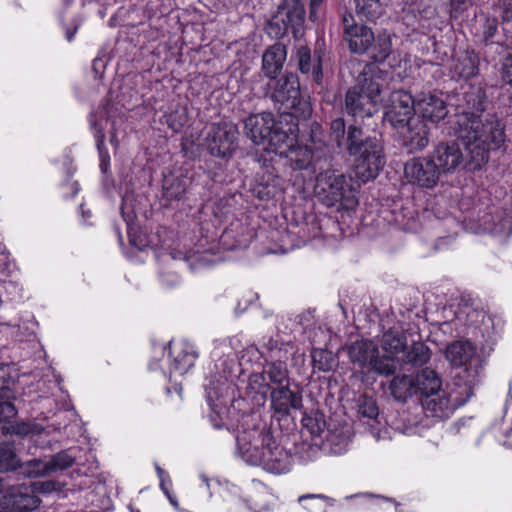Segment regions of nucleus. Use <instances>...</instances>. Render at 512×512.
<instances>
[{
  "label": "nucleus",
  "mask_w": 512,
  "mask_h": 512,
  "mask_svg": "<svg viewBox=\"0 0 512 512\" xmlns=\"http://www.w3.org/2000/svg\"><path fill=\"white\" fill-rule=\"evenodd\" d=\"M331 143L350 157H353V170L362 183L374 180L385 165V154L380 133L367 134L357 124L346 125L343 117L330 123Z\"/></svg>",
  "instance_id": "nucleus-1"
},
{
  "label": "nucleus",
  "mask_w": 512,
  "mask_h": 512,
  "mask_svg": "<svg viewBox=\"0 0 512 512\" xmlns=\"http://www.w3.org/2000/svg\"><path fill=\"white\" fill-rule=\"evenodd\" d=\"M414 378L416 396L427 416L448 418L473 395L469 384L461 385L454 380L443 386L441 376L431 368L418 371Z\"/></svg>",
  "instance_id": "nucleus-2"
},
{
  "label": "nucleus",
  "mask_w": 512,
  "mask_h": 512,
  "mask_svg": "<svg viewBox=\"0 0 512 512\" xmlns=\"http://www.w3.org/2000/svg\"><path fill=\"white\" fill-rule=\"evenodd\" d=\"M238 455L248 464L261 466L264 470L283 474L290 471L293 457L289 451L279 445L271 428L261 420L236 437Z\"/></svg>",
  "instance_id": "nucleus-3"
},
{
  "label": "nucleus",
  "mask_w": 512,
  "mask_h": 512,
  "mask_svg": "<svg viewBox=\"0 0 512 512\" xmlns=\"http://www.w3.org/2000/svg\"><path fill=\"white\" fill-rule=\"evenodd\" d=\"M350 64L353 68L357 67L359 75L357 85L346 91L342 111L355 121L372 118L384 99L387 73L374 64L362 65L359 61H351Z\"/></svg>",
  "instance_id": "nucleus-4"
},
{
  "label": "nucleus",
  "mask_w": 512,
  "mask_h": 512,
  "mask_svg": "<svg viewBox=\"0 0 512 512\" xmlns=\"http://www.w3.org/2000/svg\"><path fill=\"white\" fill-rule=\"evenodd\" d=\"M253 90L259 97L270 99L282 114L299 120H307L312 114L309 97L301 91L299 77L293 72H286L273 82L259 75Z\"/></svg>",
  "instance_id": "nucleus-5"
},
{
  "label": "nucleus",
  "mask_w": 512,
  "mask_h": 512,
  "mask_svg": "<svg viewBox=\"0 0 512 512\" xmlns=\"http://www.w3.org/2000/svg\"><path fill=\"white\" fill-rule=\"evenodd\" d=\"M314 192L328 207L338 206L349 210L358 204L352 178L334 168L333 157L328 161L327 169L315 174Z\"/></svg>",
  "instance_id": "nucleus-6"
},
{
  "label": "nucleus",
  "mask_w": 512,
  "mask_h": 512,
  "mask_svg": "<svg viewBox=\"0 0 512 512\" xmlns=\"http://www.w3.org/2000/svg\"><path fill=\"white\" fill-rule=\"evenodd\" d=\"M245 135L258 146H263L264 151L270 156L271 153L277 155L283 144L291 140V134H294L292 125L283 126L281 121H277L271 112H262L251 114L244 120Z\"/></svg>",
  "instance_id": "nucleus-7"
},
{
  "label": "nucleus",
  "mask_w": 512,
  "mask_h": 512,
  "mask_svg": "<svg viewBox=\"0 0 512 512\" xmlns=\"http://www.w3.org/2000/svg\"><path fill=\"white\" fill-rule=\"evenodd\" d=\"M442 174L448 175L461 170L475 172L484 166L485 152L483 149L473 147L465 149L462 140L457 137L454 140L439 142L430 152Z\"/></svg>",
  "instance_id": "nucleus-8"
},
{
  "label": "nucleus",
  "mask_w": 512,
  "mask_h": 512,
  "mask_svg": "<svg viewBox=\"0 0 512 512\" xmlns=\"http://www.w3.org/2000/svg\"><path fill=\"white\" fill-rule=\"evenodd\" d=\"M473 127L468 124L454 131L462 140L465 149L473 147L483 149L485 152L484 165L489 160V152L499 149L506 141L505 124L496 114H487L484 119L475 120Z\"/></svg>",
  "instance_id": "nucleus-9"
},
{
  "label": "nucleus",
  "mask_w": 512,
  "mask_h": 512,
  "mask_svg": "<svg viewBox=\"0 0 512 512\" xmlns=\"http://www.w3.org/2000/svg\"><path fill=\"white\" fill-rule=\"evenodd\" d=\"M207 399L211 408L209 419L212 426L215 429L225 428L232 432L235 438L243 432L251 431V428L260 421L256 413L242 410L245 403L243 399L233 400L228 407L214 403L211 392H208Z\"/></svg>",
  "instance_id": "nucleus-10"
},
{
  "label": "nucleus",
  "mask_w": 512,
  "mask_h": 512,
  "mask_svg": "<svg viewBox=\"0 0 512 512\" xmlns=\"http://www.w3.org/2000/svg\"><path fill=\"white\" fill-rule=\"evenodd\" d=\"M455 116L451 122L453 131L469 124L473 127L475 120L482 117L489 105L485 84H470L462 87L454 97Z\"/></svg>",
  "instance_id": "nucleus-11"
},
{
  "label": "nucleus",
  "mask_w": 512,
  "mask_h": 512,
  "mask_svg": "<svg viewBox=\"0 0 512 512\" xmlns=\"http://www.w3.org/2000/svg\"><path fill=\"white\" fill-rule=\"evenodd\" d=\"M346 352L349 361L367 374L390 376L397 369L395 359L388 354L380 355L378 346L372 340H356L347 345Z\"/></svg>",
  "instance_id": "nucleus-12"
},
{
  "label": "nucleus",
  "mask_w": 512,
  "mask_h": 512,
  "mask_svg": "<svg viewBox=\"0 0 512 512\" xmlns=\"http://www.w3.org/2000/svg\"><path fill=\"white\" fill-rule=\"evenodd\" d=\"M239 129L232 121L212 123L203 140L207 153L223 161H229L238 149Z\"/></svg>",
  "instance_id": "nucleus-13"
},
{
  "label": "nucleus",
  "mask_w": 512,
  "mask_h": 512,
  "mask_svg": "<svg viewBox=\"0 0 512 512\" xmlns=\"http://www.w3.org/2000/svg\"><path fill=\"white\" fill-rule=\"evenodd\" d=\"M286 149H279L277 154L285 156L294 170H306L315 175L318 171L328 168V161L332 158L326 148L311 149L308 146H294V137L283 144Z\"/></svg>",
  "instance_id": "nucleus-14"
},
{
  "label": "nucleus",
  "mask_w": 512,
  "mask_h": 512,
  "mask_svg": "<svg viewBox=\"0 0 512 512\" xmlns=\"http://www.w3.org/2000/svg\"><path fill=\"white\" fill-rule=\"evenodd\" d=\"M445 357L452 366L465 367L468 379L464 384H469L472 387L475 378L480 374L484 366V361L477 354L474 344L468 340L454 341L446 347Z\"/></svg>",
  "instance_id": "nucleus-15"
},
{
  "label": "nucleus",
  "mask_w": 512,
  "mask_h": 512,
  "mask_svg": "<svg viewBox=\"0 0 512 512\" xmlns=\"http://www.w3.org/2000/svg\"><path fill=\"white\" fill-rule=\"evenodd\" d=\"M390 105L385 111L383 120L388 122L395 129H403L415 116L416 100L413 96L402 89L393 90L389 94Z\"/></svg>",
  "instance_id": "nucleus-16"
},
{
  "label": "nucleus",
  "mask_w": 512,
  "mask_h": 512,
  "mask_svg": "<svg viewBox=\"0 0 512 512\" xmlns=\"http://www.w3.org/2000/svg\"><path fill=\"white\" fill-rule=\"evenodd\" d=\"M407 181L421 188H434L442 173L431 155L413 157L404 165Z\"/></svg>",
  "instance_id": "nucleus-17"
},
{
  "label": "nucleus",
  "mask_w": 512,
  "mask_h": 512,
  "mask_svg": "<svg viewBox=\"0 0 512 512\" xmlns=\"http://www.w3.org/2000/svg\"><path fill=\"white\" fill-rule=\"evenodd\" d=\"M295 59L301 74L310 78L321 89L325 86L324 67L326 64V51L318 46L313 51L306 45L296 49Z\"/></svg>",
  "instance_id": "nucleus-18"
},
{
  "label": "nucleus",
  "mask_w": 512,
  "mask_h": 512,
  "mask_svg": "<svg viewBox=\"0 0 512 512\" xmlns=\"http://www.w3.org/2000/svg\"><path fill=\"white\" fill-rule=\"evenodd\" d=\"M343 36L351 52L356 54L367 53L374 40L372 29L364 24L357 23L353 14L345 12L342 16Z\"/></svg>",
  "instance_id": "nucleus-19"
},
{
  "label": "nucleus",
  "mask_w": 512,
  "mask_h": 512,
  "mask_svg": "<svg viewBox=\"0 0 512 512\" xmlns=\"http://www.w3.org/2000/svg\"><path fill=\"white\" fill-rule=\"evenodd\" d=\"M40 503L30 486H14L1 497L0 512H32Z\"/></svg>",
  "instance_id": "nucleus-20"
},
{
  "label": "nucleus",
  "mask_w": 512,
  "mask_h": 512,
  "mask_svg": "<svg viewBox=\"0 0 512 512\" xmlns=\"http://www.w3.org/2000/svg\"><path fill=\"white\" fill-rule=\"evenodd\" d=\"M291 382L278 387H273L270 391L272 408L283 415H288L290 410H299L303 407V397L299 389L290 388Z\"/></svg>",
  "instance_id": "nucleus-21"
},
{
  "label": "nucleus",
  "mask_w": 512,
  "mask_h": 512,
  "mask_svg": "<svg viewBox=\"0 0 512 512\" xmlns=\"http://www.w3.org/2000/svg\"><path fill=\"white\" fill-rule=\"evenodd\" d=\"M402 132V144L408 152L422 151L429 144V127L427 123L417 117L405 124Z\"/></svg>",
  "instance_id": "nucleus-22"
},
{
  "label": "nucleus",
  "mask_w": 512,
  "mask_h": 512,
  "mask_svg": "<svg viewBox=\"0 0 512 512\" xmlns=\"http://www.w3.org/2000/svg\"><path fill=\"white\" fill-rule=\"evenodd\" d=\"M287 58V48L283 43L277 42L268 46L261 61V72L266 80L273 82V79L280 76Z\"/></svg>",
  "instance_id": "nucleus-23"
},
{
  "label": "nucleus",
  "mask_w": 512,
  "mask_h": 512,
  "mask_svg": "<svg viewBox=\"0 0 512 512\" xmlns=\"http://www.w3.org/2000/svg\"><path fill=\"white\" fill-rule=\"evenodd\" d=\"M10 384L9 366L0 364V438H2L3 430L7 429L4 426L6 420L12 419L17 415V409L10 401L15 398Z\"/></svg>",
  "instance_id": "nucleus-24"
},
{
  "label": "nucleus",
  "mask_w": 512,
  "mask_h": 512,
  "mask_svg": "<svg viewBox=\"0 0 512 512\" xmlns=\"http://www.w3.org/2000/svg\"><path fill=\"white\" fill-rule=\"evenodd\" d=\"M415 100L419 117L425 122L439 123L448 114L446 103L435 94L423 93Z\"/></svg>",
  "instance_id": "nucleus-25"
},
{
  "label": "nucleus",
  "mask_w": 512,
  "mask_h": 512,
  "mask_svg": "<svg viewBox=\"0 0 512 512\" xmlns=\"http://www.w3.org/2000/svg\"><path fill=\"white\" fill-rule=\"evenodd\" d=\"M287 360L288 358H279V356L275 359L273 355H271V359L264 360L263 369L258 376L270 390L291 382Z\"/></svg>",
  "instance_id": "nucleus-26"
},
{
  "label": "nucleus",
  "mask_w": 512,
  "mask_h": 512,
  "mask_svg": "<svg viewBox=\"0 0 512 512\" xmlns=\"http://www.w3.org/2000/svg\"><path fill=\"white\" fill-rule=\"evenodd\" d=\"M480 59L473 50H464L453 58L450 72L453 78L468 80L478 75Z\"/></svg>",
  "instance_id": "nucleus-27"
},
{
  "label": "nucleus",
  "mask_w": 512,
  "mask_h": 512,
  "mask_svg": "<svg viewBox=\"0 0 512 512\" xmlns=\"http://www.w3.org/2000/svg\"><path fill=\"white\" fill-rule=\"evenodd\" d=\"M169 357L171 358V367L175 372L183 375L187 373L195 364L198 353L188 343L180 342L169 344Z\"/></svg>",
  "instance_id": "nucleus-28"
},
{
  "label": "nucleus",
  "mask_w": 512,
  "mask_h": 512,
  "mask_svg": "<svg viewBox=\"0 0 512 512\" xmlns=\"http://www.w3.org/2000/svg\"><path fill=\"white\" fill-rule=\"evenodd\" d=\"M191 183V178L184 174L176 175L175 173H169L164 175L162 181L163 199L169 202L182 200Z\"/></svg>",
  "instance_id": "nucleus-29"
},
{
  "label": "nucleus",
  "mask_w": 512,
  "mask_h": 512,
  "mask_svg": "<svg viewBox=\"0 0 512 512\" xmlns=\"http://www.w3.org/2000/svg\"><path fill=\"white\" fill-rule=\"evenodd\" d=\"M278 11L283 13L285 21L296 35L301 30L305 19V9L301 0H284L278 6Z\"/></svg>",
  "instance_id": "nucleus-30"
},
{
  "label": "nucleus",
  "mask_w": 512,
  "mask_h": 512,
  "mask_svg": "<svg viewBox=\"0 0 512 512\" xmlns=\"http://www.w3.org/2000/svg\"><path fill=\"white\" fill-rule=\"evenodd\" d=\"M392 397L398 402H406L416 396L415 378L412 375H397L389 385Z\"/></svg>",
  "instance_id": "nucleus-31"
},
{
  "label": "nucleus",
  "mask_w": 512,
  "mask_h": 512,
  "mask_svg": "<svg viewBox=\"0 0 512 512\" xmlns=\"http://www.w3.org/2000/svg\"><path fill=\"white\" fill-rule=\"evenodd\" d=\"M172 259L183 260L188 264V267L192 271H196L202 268L210 267L216 263L208 251H189L183 252L180 250L172 251L170 253Z\"/></svg>",
  "instance_id": "nucleus-32"
},
{
  "label": "nucleus",
  "mask_w": 512,
  "mask_h": 512,
  "mask_svg": "<svg viewBox=\"0 0 512 512\" xmlns=\"http://www.w3.org/2000/svg\"><path fill=\"white\" fill-rule=\"evenodd\" d=\"M482 42L488 46L494 43L499 44L507 50H512V34L503 28V39L494 41V37L498 32V20L496 17H486L481 26Z\"/></svg>",
  "instance_id": "nucleus-33"
},
{
  "label": "nucleus",
  "mask_w": 512,
  "mask_h": 512,
  "mask_svg": "<svg viewBox=\"0 0 512 512\" xmlns=\"http://www.w3.org/2000/svg\"><path fill=\"white\" fill-rule=\"evenodd\" d=\"M334 500L324 494H303L297 499L298 508L295 512H326Z\"/></svg>",
  "instance_id": "nucleus-34"
},
{
  "label": "nucleus",
  "mask_w": 512,
  "mask_h": 512,
  "mask_svg": "<svg viewBox=\"0 0 512 512\" xmlns=\"http://www.w3.org/2000/svg\"><path fill=\"white\" fill-rule=\"evenodd\" d=\"M455 316L465 326L476 327L484 321L486 313L482 308L475 307L468 301H463L459 304Z\"/></svg>",
  "instance_id": "nucleus-35"
},
{
  "label": "nucleus",
  "mask_w": 512,
  "mask_h": 512,
  "mask_svg": "<svg viewBox=\"0 0 512 512\" xmlns=\"http://www.w3.org/2000/svg\"><path fill=\"white\" fill-rule=\"evenodd\" d=\"M392 51V42L389 35L379 34L377 36L374 35V40L371 46L368 49V53L370 58L375 63H383L391 54ZM362 65L365 63L360 62Z\"/></svg>",
  "instance_id": "nucleus-36"
},
{
  "label": "nucleus",
  "mask_w": 512,
  "mask_h": 512,
  "mask_svg": "<svg viewBox=\"0 0 512 512\" xmlns=\"http://www.w3.org/2000/svg\"><path fill=\"white\" fill-rule=\"evenodd\" d=\"M431 357L430 348L423 342H413L402 357L404 364L412 366H422L426 364Z\"/></svg>",
  "instance_id": "nucleus-37"
},
{
  "label": "nucleus",
  "mask_w": 512,
  "mask_h": 512,
  "mask_svg": "<svg viewBox=\"0 0 512 512\" xmlns=\"http://www.w3.org/2000/svg\"><path fill=\"white\" fill-rule=\"evenodd\" d=\"M313 368L322 372L332 371L338 363L337 356L331 351L322 348H313L311 351Z\"/></svg>",
  "instance_id": "nucleus-38"
},
{
  "label": "nucleus",
  "mask_w": 512,
  "mask_h": 512,
  "mask_svg": "<svg viewBox=\"0 0 512 512\" xmlns=\"http://www.w3.org/2000/svg\"><path fill=\"white\" fill-rule=\"evenodd\" d=\"M383 12L380 0H356V14L361 20L375 22Z\"/></svg>",
  "instance_id": "nucleus-39"
},
{
  "label": "nucleus",
  "mask_w": 512,
  "mask_h": 512,
  "mask_svg": "<svg viewBox=\"0 0 512 512\" xmlns=\"http://www.w3.org/2000/svg\"><path fill=\"white\" fill-rule=\"evenodd\" d=\"M382 347L389 354L404 352L407 347V338L403 332L390 329L383 335Z\"/></svg>",
  "instance_id": "nucleus-40"
},
{
  "label": "nucleus",
  "mask_w": 512,
  "mask_h": 512,
  "mask_svg": "<svg viewBox=\"0 0 512 512\" xmlns=\"http://www.w3.org/2000/svg\"><path fill=\"white\" fill-rule=\"evenodd\" d=\"M4 426L7 429L3 430L2 437H6L7 435H17V436H28V435H36L40 434L42 431V427L33 422H16L12 423L10 419L6 420Z\"/></svg>",
  "instance_id": "nucleus-41"
},
{
  "label": "nucleus",
  "mask_w": 512,
  "mask_h": 512,
  "mask_svg": "<svg viewBox=\"0 0 512 512\" xmlns=\"http://www.w3.org/2000/svg\"><path fill=\"white\" fill-rule=\"evenodd\" d=\"M301 423L303 429H305L312 437L321 436L326 427L324 414L319 411H314L309 414L304 413Z\"/></svg>",
  "instance_id": "nucleus-42"
},
{
  "label": "nucleus",
  "mask_w": 512,
  "mask_h": 512,
  "mask_svg": "<svg viewBox=\"0 0 512 512\" xmlns=\"http://www.w3.org/2000/svg\"><path fill=\"white\" fill-rule=\"evenodd\" d=\"M17 470L28 478L42 477L50 474L47 462L36 458L23 463L19 462Z\"/></svg>",
  "instance_id": "nucleus-43"
},
{
  "label": "nucleus",
  "mask_w": 512,
  "mask_h": 512,
  "mask_svg": "<svg viewBox=\"0 0 512 512\" xmlns=\"http://www.w3.org/2000/svg\"><path fill=\"white\" fill-rule=\"evenodd\" d=\"M263 340V350L261 351V355L264 360L271 359V355H273L275 359H277L278 356L279 358H288V343L285 344L280 342L277 338L272 336L268 337L267 339L264 338Z\"/></svg>",
  "instance_id": "nucleus-44"
},
{
  "label": "nucleus",
  "mask_w": 512,
  "mask_h": 512,
  "mask_svg": "<svg viewBox=\"0 0 512 512\" xmlns=\"http://www.w3.org/2000/svg\"><path fill=\"white\" fill-rule=\"evenodd\" d=\"M265 30L270 37L280 39L291 30V26L285 21L283 13L277 10L268 21Z\"/></svg>",
  "instance_id": "nucleus-45"
},
{
  "label": "nucleus",
  "mask_w": 512,
  "mask_h": 512,
  "mask_svg": "<svg viewBox=\"0 0 512 512\" xmlns=\"http://www.w3.org/2000/svg\"><path fill=\"white\" fill-rule=\"evenodd\" d=\"M75 462V458L71 456L68 451H61L51 457L49 461H47L48 469L50 473L62 471L69 467H71Z\"/></svg>",
  "instance_id": "nucleus-46"
},
{
  "label": "nucleus",
  "mask_w": 512,
  "mask_h": 512,
  "mask_svg": "<svg viewBox=\"0 0 512 512\" xmlns=\"http://www.w3.org/2000/svg\"><path fill=\"white\" fill-rule=\"evenodd\" d=\"M166 123L173 132L179 133L188 123V113L186 109H176L166 115Z\"/></svg>",
  "instance_id": "nucleus-47"
},
{
  "label": "nucleus",
  "mask_w": 512,
  "mask_h": 512,
  "mask_svg": "<svg viewBox=\"0 0 512 512\" xmlns=\"http://www.w3.org/2000/svg\"><path fill=\"white\" fill-rule=\"evenodd\" d=\"M65 487V483H62L57 480H45V481H36L33 482L30 486L31 490L34 491V494H51L54 492H61Z\"/></svg>",
  "instance_id": "nucleus-48"
},
{
  "label": "nucleus",
  "mask_w": 512,
  "mask_h": 512,
  "mask_svg": "<svg viewBox=\"0 0 512 512\" xmlns=\"http://www.w3.org/2000/svg\"><path fill=\"white\" fill-rule=\"evenodd\" d=\"M492 431L495 436L504 437L502 441L504 446L512 448V418L508 422L502 419L500 424H493Z\"/></svg>",
  "instance_id": "nucleus-49"
},
{
  "label": "nucleus",
  "mask_w": 512,
  "mask_h": 512,
  "mask_svg": "<svg viewBox=\"0 0 512 512\" xmlns=\"http://www.w3.org/2000/svg\"><path fill=\"white\" fill-rule=\"evenodd\" d=\"M359 413L369 419H376L379 414V409L372 398L364 397L359 404Z\"/></svg>",
  "instance_id": "nucleus-50"
},
{
  "label": "nucleus",
  "mask_w": 512,
  "mask_h": 512,
  "mask_svg": "<svg viewBox=\"0 0 512 512\" xmlns=\"http://www.w3.org/2000/svg\"><path fill=\"white\" fill-rule=\"evenodd\" d=\"M326 0H309V20L317 22L324 17Z\"/></svg>",
  "instance_id": "nucleus-51"
},
{
  "label": "nucleus",
  "mask_w": 512,
  "mask_h": 512,
  "mask_svg": "<svg viewBox=\"0 0 512 512\" xmlns=\"http://www.w3.org/2000/svg\"><path fill=\"white\" fill-rule=\"evenodd\" d=\"M181 152L186 157H194L196 154V143L192 134L184 135L180 142Z\"/></svg>",
  "instance_id": "nucleus-52"
},
{
  "label": "nucleus",
  "mask_w": 512,
  "mask_h": 512,
  "mask_svg": "<svg viewBox=\"0 0 512 512\" xmlns=\"http://www.w3.org/2000/svg\"><path fill=\"white\" fill-rule=\"evenodd\" d=\"M253 193L260 200H269L274 197L275 189L268 184L259 183L253 188Z\"/></svg>",
  "instance_id": "nucleus-53"
},
{
  "label": "nucleus",
  "mask_w": 512,
  "mask_h": 512,
  "mask_svg": "<svg viewBox=\"0 0 512 512\" xmlns=\"http://www.w3.org/2000/svg\"><path fill=\"white\" fill-rule=\"evenodd\" d=\"M501 78L505 84L512 87V55L507 56L503 61Z\"/></svg>",
  "instance_id": "nucleus-54"
},
{
  "label": "nucleus",
  "mask_w": 512,
  "mask_h": 512,
  "mask_svg": "<svg viewBox=\"0 0 512 512\" xmlns=\"http://www.w3.org/2000/svg\"><path fill=\"white\" fill-rule=\"evenodd\" d=\"M502 23L512 21V0H500L498 4Z\"/></svg>",
  "instance_id": "nucleus-55"
},
{
  "label": "nucleus",
  "mask_w": 512,
  "mask_h": 512,
  "mask_svg": "<svg viewBox=\"0 0 512 512\" xmlns=\"http://www.w3.org/2000/svg\"><path fill=\"white\" fill-rule=\"evenodd\" d=\"M91 126L93 129L97 150L105 148V133L103 127L99 125L97 121H92Z\"/></svg>",
  "instance_id": "nucleus-56"
},
{
  "label": "nucleus",
  "mask_w": 512,
  "mask_h": 512,
  "mask_svg": "<svg viewBox=\"0 0 512 512\" xmlns=\"http://www.w3.org/2000/svg\"><path fill=\"white\" fill-rule=\"evenodd\" d=\"M81 23L78 19L74 18L69 24H63L62 27L65 32V38L68 42H72Z\"/></svg>",
  "instance_id": "nucleus-57"
},
{
  "label": "nucleus",
  "mask_w": 512,
  "mask_h": 512,
  "mask_svg": "<svg viewBox=\"0 0 512 512\" xmlns=\"http://www.w3.org/2000/svg\"><path fill=\"white\" fill-rule=\"evenodd\" d=\"M100 158V169L103 173H106L109 168L110 163V155L107 148H102L101 150H97Z\"/></svg>",
  "instance_id": "nucleus-58"
},
{
  "label": "nucleus",
  "mask_w": 512,
  "mask_h": 512,
  "mask_svg": "<svg viewBox=\"0 0 512 512\" xmlns=\"http://www.w3.org/2000/svg\"><path fill=\"white\" fill-rule=\"evenodd\" d=\"M257 161L263 168L267 169V173L269 174V176H274L273 171L270 170L271 163L273 161L272 157L267 158L265 154H260L257 158Z\"/></svg>",
  "instance_id": "nucleus-59"
},
{
  "label": "nucleus",
  "mask_w": 512,
  "mask_h": 512,
  "mask_svg": "<svg viewBox=\"0 0 512 512\" xmlns=\"http://www.w3.org/2000/svg\"><path fill=\"white\" fill-rule=\"evenodd\" d=\"M452 11L461 14L466 9L465 0H450Z\"/></svg>",
  "instance_id": "nucleus-60"
},
{
  "label": "nucleus",
  "mask_w": 512,
  "mask_h": 512,
  "mask_svg": "<svg viewBox=\"0 0 512 512\" xmlns=\"http://www.w3.org/2000/svg\"><path fill=\"white\" fill-rule=\"evenodd\" d=\"M121 215H122L124 221L126 222L127 226L129 227L130 223L135 218V215H134L133 211L126 210L124 202L122 203V206H121Z\"/></svg>",
  "instance_id": "nucleus-61"
},
{
  "label": "nucleus",
  "mask_w": 512,
  "mask_h": 512,
  "mask_svg": "<svg viewBox=\"0 0 512 512\" xmlns=\"http://www.w3.org/2000/svg\"><path fill=\"white\" fill-rule=\"evenodd\" d=\"M161 277H162V282L166 283L169 286H172V285L178 283V278L175 275H169V274L164 275L163 274Z\"/></svg>",
  "instance_id": "nucleus-62"
},
{
  "label": "nucleus",
  "mask_w": 512,
  "mask_h": 512,
  "mask_svg": "<svg viewBox=\"0 0 512 512\" xmlns=\"http://www.w3.org/2000/svg\"><path fill=\"white\" fill-rule=\"evenodd\" d=\"M155 469H156V472H157L159 480L167 478L169 483H171V480H170L168 474L166 473V471L164 469H162L159 465H156Z\"/></svg>",
  "instance_id": "nucleus-63"
},
{
  "label": "nucleus",
  "mask_w": 512,
  "mask_h": 512,
  "mask_svg": "<svg viewBox=\"0 0 512 512\" xmlns=\"http://www.w3.org/2000/svg\"><path fill=\"white\" fill-rule=\"evenodd\" d=\"M167 482H169L167 478H166V479H162V480H160V488H161V490L163 491V493H164L166 496H169V493H170V492H169V489H168V487H167Z\"/></svg>",
  "instance_id": "nucleus-64"
}]
</instances>
